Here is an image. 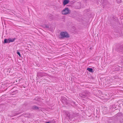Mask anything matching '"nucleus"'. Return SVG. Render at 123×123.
<instances>
[{"label":"nucleus","instance_id":"9","mask_svg":"<svg viewBox=\"0 0 123 123\" xmlns=\"http://www.w3.org/2000/svg\"><path fill=\"white\" fill-rule=\"evenodd\" d=\"M87 69L90 72L92 73H93V70L92 68H87Z\"/></svg>","mask_w":123,"mask_h":123},{"label":"nucleus","instance_id":"4","mask_svg":"<svg viewBox=\"0 0 123 123\" xmlns=\"http://www.w3.org/2000/svg\"><path fill=\"white\" fill-rule=\"evenodd\" d=\"M70 11L68 8H66L62 12V13L64 14H67L69 13Z\"/></svg>","mask_w":123,"mask_h":123},{"label":"nucleus","instance_id":"11","mask_svg":"<svg viewBox=\"0 0 123 123\" xmlns=\"http://www.w3.org/2000/svg\"><path fill=\"white\" fill-rule=\"evenodd\" d=\"M17 90L13 91L12 93L13 94L12 95H13L14 94H16V93H17Z\"/></svg>","mask_w":123,"mask_h":123},{"label":"nucleus","instance_id":"8","mask_svg":"<svg viewBox=\"0 0 123 123\" xmlns=\"http://www.w3.org/2000/svg\"><path fill=\"white\" fill-rule=\"evenodd\" d=\"M32 109L34 110H38L39 109L38 107L35 105H34L32 107Z\"/></svg>","mask_w":123,"mask_h":123},{"label":"nucleus","instance_id":"16","mask_svg":"<svg viewBox=\"0 0 123 123\" xmlns=\"http://www.w3.org/2000/svg\"><path fill=\"white\" fill-rule=\"evenodd\" d=\"M118 77L117 76H115L114 77V78L115 79H116V78H117Z\"/></svg>","mask_w":123,"mask_h":123},{"label":"nucleus","instance_id":"15","mask_svg":"<svg viewBox=\"0 0 123 123\" xmlns=\"http://www.w3.org/2000/svg\"><path fill=\"white\" fill-rule=\"evenodd\" d=\"M121 47L122 48V50H123V45H121Z\"/></svg>","mask_w":123,"mask_h":123},{"label":"nucleus","instance_id":"12","mask_svg":"<svg viewBox=\"0 0 123 123\" xmlns=\"http://www.w3.org/2000/svg\"><path fill=\"white\" fill-rule=\"evenodd\" d=\"M43 27H44L47 28H49V26H48L47 25H44Z\"/></svg>","mask_w":123,"mask_h":123},{"label":"nucleus","instance_id":"14","mask_svg":"<svg viewBox=\"0 0 123 123\" xmlns=\"http://www.w3.org/2000/svg\"><path fill=\"white\" fill-rule=\"evenodd\" d=\"M19 114V113H15L14 115H12V117H13L14 116H15L16 115H18Z\"/></svg>","mask_w":123,"mask_h":123},{"label":"nucleus","instance_id":"10","mask_svg":"<svg viewBox=\"0 0 123 123\" xmlns=\"http://www.w3.org/2000/svg\"><path fill=\"white\" fill-rule=\"evenodd\" d=\"M4 43H9V41L8 39H5L4 40Z\"/></svg>","mask_w":123,"mask_h":123},{"label":"nucleus","instance_id":"1","mask_svg":"<svg viewBox=\"0 0 123 123\" xmlns=\"http://www.w3.org/2000/svg\"><path fill=\"white\" fill-rule=\"evenodd\" d=\"M59 38L61 39H63L64 38H68L69 37V35L67 32H61L59 36Z\"/></svg>","mask_w":123,"mask_h":123},{"label":"nucleus","instance_id":"17","mask_svg":"<svg viewBox=\"0 0 123 123\" xmlns=\"http://www.w3.org/2000/svg\"><path fill=\"white\" fill-rule=\"evenodd\" d=\"M121 58L123 60V56L121 57Z\"/></svg>","mask_w":123,"mask_h":123},{"label":"nucleus","instance_id":"3","mask_svg":"<svg viewBox=\"0 0 123 123\" xmlns=\"http://www.w3.org/2000/svg\"><path fill=\"white\" fill-rule=\"evenodd\" d=\"M47 74L44 73H42L40 72H37V76L39 78H40L42 77L45 76L47 75Z\"/></svg>","mask_w":123,"mask_h":123},{"label":"nucleus","instance_id":"19","mask_svg":"<svg viewBox=\"0 0 123 123\" xmlns=\"http://www.w3.org/2000/svg\"><path fill=\"white\" fill-rule=\"evenodd\" d=\"M36 100H37V99H36ZM39 101V99H38L37 101Z\"/></svg>","mask_w":123,"mask_h":123},{"label":"nucleus","instance_id":"18","mask_svg":"<svg viewBox=\"0 0 123 123\" xmlns=\"http://www.w3.org/2000/svg\"><path fill=\"white\" fill-rule=\"evenodd\" d=\"M68 116H69L70 115L69 114H68Z\"/></svg>","mask_w":123,"mask_h":123},{"label":"nucleus","instance_id":"2","mask_svg":"<svg viewBox=\"0 0 123 123\" xmlns=\"http://www.w3.org/2000/svg\"><path fill=\"white\" fill-rule=\"evenodd\" d=\"M91 94L89 91H85L81 94V97L84 98H87L88 96L91 95Z\"/></svg>","mask_w":123,"mask_h":123},{"label":"nucleus","instance_id":"6","mask_svg":"<svg viewBox=\"0 0 123 123\" xmlns=\"http://www.w3.org/2000/svg\"><path fill=\"white\" fill-rule=\"evenodd\" d=\"M16 39V38H14L12 39L11 38H9L8 39L9 43L13 42Z\"/></svg>","mask_w":123,"mask_h":123},{"label":"nucleus","instance_id":"7","mask_svg":"<svg viewBox=\"0 0 123 123\" xmlns=\"http://www.w3.org/2000/svg\"><path fill=\"white\" fill-rule=\"evenodd\" d=\"M69 2V0H64L63 4L64 5H65L68 4Z\"/></svg>","mask_w":123,"mask_h":123},{"label":"nucleus","instance_id":"13","mask_svg":"<svg viewBox=\"0 0 123 123\" xmlns=\"http://www.w3.org/2000/svg\"><path fill=\"white\" fill-rule=\"evenodd\" d=\"M17 54L19 55L20 57H21V55L20 53L19 52L17 51Z\"/></svg>","mask_w":123,"mask_h":123},{"label":"nucleus","instance_id":"5","mask_svg":"<svg viewBox=\"0 0 123 123\" xmlns=\"http://www.w3.org/2000/svg\"><path fill=\"white\" fill-rule=\"evenodd\" d=\"M101 2L102 3V5L104 6H105L108 3L107 0H101Z\"/></svg>","mask_w":123,"mask_h":123}]
</instances>
